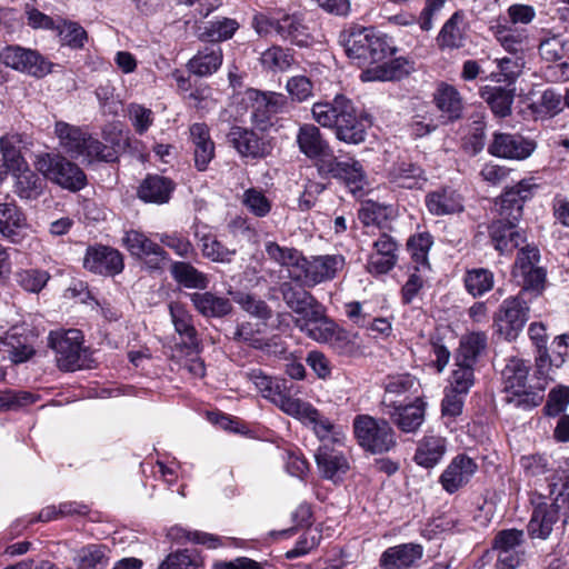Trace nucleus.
I'll use <instances>...</instances> for the list:
<instances>
[{
  "label": "nucleus",
  "mask_w": 569,
  "mask_h": 569,
  "mask_svg": "<svg viewBox=\"0 0 569 569\" xmlns=\"http://www.w3.org/2000/svg\"><path fill=\"white\" fill-rule=\"evenodd\" d=\"M248 379L256 386L263 398L269 399L283 412L300 420L310 427L315 435L321 440L330 437L333 432L331 421L311 403L292 398L287 395L278 381L264 375L260 369H252L247 372Z\"/></svg>",
  "instance_id": "nucleus-1"
},
{
  "label": "nucleus",
  "mask_w": 569,
  "mask_h": 569,
  "mask_svg": "<svg viewBox=\"0 0 569 569\" xmlns=\"http://www.w3.org/2000/svg\"><path fill=\"white\" fill-rule=\"evenodd\" d=\"M311 113L321 127L332 129L340 141L359 144L366 139L362 114L345 94H337L330 101L313 103Z\"/></svg>",
  "instance_id": "nucleus-2"
},
{
  "label": "nucleus",
  "mask_w": 569,
  "mask_h": 569,
  "mask_svg": "<svg viewBox=\"0 0 569 569\" xmlns=\"http://www.w3.org/2000/svg\"><path fill=\"white\" fill-rule=\"evenodd\" d=\"M339 42L348 58L359 67L377 66L392 52L387 37L377 33L372 28L351 26L340 32Z\"/></svg>",
  "instance_id": "nucleus-3"
},
{
  "label": "nucleus",
  "mask_w": 569,
  "mask_h": 569,
  "mask_svg": "<svg viewBox=\"0 0 569 569\" xmlns=\"http://www.w3.org/2000/svg\"><path fill=\"white\" fill-rule=\"evenodd\" d=\"M531 198V186L526 180L516 187L507 190L500 197V216L501 219L496 220L489 227V232L495 248L500 252L509 250V238L512 237L515 222L518 221L522 213L523 203Z\"/></svg>",
  "instance_id": "nucleus-4"
},
{
  "label": "nucleus",
  "mask_w": 569,
  "mask_h": 569,
  "mask_svg": "<svg viewBox=\"0 0 569 569\" xmlns=\"http://www.w3.org/2000/svg\"><path fill=\"white\" fill-rule=\"evenodd\" d=\"M54 132L61 148L71 157H84L89 161L94 159L111 162L117 159V151L113 147L103 144L97 139L88 136L80 128L64 121L56 122Z\"/></svg>",
  "instance_id": "nucleus-5"
},
{
  "label": "nucleus",
  "mask_w": 569,
  "mask_h": 569,
  "mask_svg": "<svg viewBox=\"0 0 569 569\" xmlns=\"http://www.w3.org/2000/svg\"><path fill=\"white\" fill-rule=\"evenodd\" d=\"M353 433L358 445L371 455L389 452L397 446V435L383 418L359 415L353 419Z\"/></svg>",
  "instance_id": "nucleus-6"
},
{
  "label": "nucleus",
  "mask_w": 569,
  "mask_h": 569,
  "mask_svg": "<svg viewBox=\"0 0 569 569\" xmlns=\"http://www.w3.org/2000/svg\"><path fill=\"white\" fill-rule=\"evenodd\" d=\"M529 367L521 359H510L502 370L503 391L507 405L522 411L533 408L532 386L528 385Z\"/></svg>",
  "instance_id": "nucleus-7"
},
{
  "label": "nucleus",
  "mask_w": 569,
  "mask_h": 569,
  "mask_svg": "<svg viewBox=\"0 0 569 569\" xmlns=\"http://www.w3.org/2000/svg\"><path fill=\"white\" fill-rule=\"evenodd\" d=\"M82 342V333L77 329L50 332L49 346L54 351L60 370L76 371L86 366L87 349L83 348Z\"/></svg>",
  "instance_id": "nucleus-8"
},
{
  "label": "nucleus",
  "mask_w": 569,
  "mask_h": 569,
  "mask_svg": "<svg viewBox=\"0 0 569 569\" xmlns=\"http://www.w3.org/2000/svg\"><path fill=\"white\" fill-rule=\"evenodd\" d=\"M36 168L44 178L71 191L81 190L87 183L84 172L76 163L60 156H39Z\"/></svg>",
  "instance_id": "nucleus-9"
},
{
  "label": "nucleus",
  "mask_w": 569,
  "mask_h": 569,
  "mask_svg": "<svg viewBox=\"0 0 569 569\" xmlns=\"http://www.w3.org/2000/svg\"><path fill=\"white\" fill-rule=\"evenodd\" d=\"M526 295L520 291L517 297L506 299L495 316L496 331L508 341L518 337L529 319L530 306Z\"/></svg>",
  "instance_id": "nucleus-10"
},
{
  "label": "nucleus",
  "mask_w": 569,
  "mask_h": 569,
  "mask_svg": "<svg viewBox=\"0 0 569 569\" xmlns=\"http://www.w3.org/2000/svg\"><path fill=\"white\" fill-rule=\"evenodd\" d=\"M345 263V257L341 254L312 256L309 259L303 256L299 271L292 273V280L301 281L306 287L312 288L335 279Z\"/></svg>",
  "instance_id": "nucleus-11"
},
{
  "label": "nucleus",
  "mask_w": 569,
  "mask_h": 569,
  "mask_svg": "<svg viewBox=\"0 0 569 569\" xmlns=\"http://www.w3.org/2000/svg\"><path fill=\"white\" fill-rule=\"evenodd\" d=\"M0 61L16 71L36 78H42L51 72L52 63L38 51L20 46H7L0 52Z\"/></svg>",
  "instance_id": "nucleus-12"
},
{
  "label": "nucleus",
  "mask_w": 569,
  "mask_h": 569,
  "mask_svg": "<svg viewBox=\"0 0 569 569\" xmlns=\"http://www.w3.org/2000/svg\"><path fill=\"white\" fill-rule=\"evenodd\" d=\"M251 100V121L259 130H267L272 126L276 114L286 110L288 99L278 92H262L252 90L249 92Z\"/></svg>",
  "instance_id": "nucleus-13"
},
{
  "label": "nucleus",
  "mask_w": 569,
  "mask_h": 569,
  "mask_svg": "<svg viewBox=\"0 0 569 569\" xmlns=\"http://www.w3.org/2000/svg\"><path fill=\"white\" fill-rule=\"evenodd\" d=\"M122 241L128 251L132 256L144 259L147 268L151 270L161 269L163 263L169 260L163 248L140 231H126Z\"/></svg>",
  "instance_id": "nucleus-14"
},
{
  "label": "nucleus",
  "mask_w": 569,
  "mask_h": 569,
  "mask_svg": "<svg viewBox=\"0 0 569 569\" xmlns=\"http://www.w3.org/2000/svg\"><path fill=\"white\" fill-rule=\"evenodd\" d=\"M427 403L421 397H416L409 403H399L383 409L389 418L400 431L405 433H415L425 422Z\"/></svg>",
  "instance_id": "nucleus-15"
},
{
  "label": "nucleus",
  "mask_w": 569,
  "mask_h": 569,
  "mask_svg": "<svg viewBox=\"0 0 569 569\" xmlns=\"http://www.w3.org/2000/svg\"><path fill=\"white\" fill-rule=\"evenodd\" d=\"M332 426H335L331 422ZM340 432L333 427V432L330 437L322 440V445L318 448L315 458L317 467L326 479H333L335 477L346 473L349 469V463L345 455L325 441L331 440L333 443L340 442ZM321 441V439L319 438Z\"/></svg>",
  "instance_id": "nucleus-16"
},
{
  "label": "nucleus",
  "mask_w": 569,
  "mask_h": 569,
  "mask_svg": "<svg viewBox=\"0 0 569 569\" xmlns=\"http://www.w3.org/2000/svg\"><path fill=\"white\" fill-rule=\"evenodd\" d=\"M83 267L93 273L114 276L123 270L124 263L119 250L107 246H93L86 251Z\"/></svg>",
  "instance_id": "nucleus-17"
},
{
  "label": "nucleus",
  "mask_w": 569,
  "mask_h": 569,
  "mask_svg": "<svg viewBox=\"0 0 569 569\" xmlns=\"http://www.w3.org/2000/svg\"><path fill=\"white\" fill-rule=\"evenodd\" d=\"M478 469L477 463L466 455L455 457L440 476L439 482L445 491L455 493L466 486Z\"/></svg>",
  "instance_id": "nucleus-18"
},
{
  "label": "nucleus",
  "mask_w": 569,
  "mask_h": 569,
  "mask_svg": "<svg viewBox=\"0 0 569 569\" xmlns=\"http://www.w3.org/2000/svg\"><path fill=\"white\" fill-rule=\"evenodd\" d=\"M321 330L313 331L312 339L328 343L338 355L352 356L357 353L359 346L357 335H352L338 327L332 320L325 322Z\"/></svg>",
  "instance_id": "nucleus-19"
},
{
  "label": "nucleus",
  "mask_w": 569,
  "mask_h": 569,
  "mask_svg": "<svg viewBox=\"0 0 569 569\" xmlns=\"http://www.w3.org/2000/svg\"><path fill=\"white\" fill-rule=\"evenodd\" d=\"M467 38L466 16L463 11L458 10L443 23L436 41L440 50H457L465 47Z\"/></svg>",
  "instance_id": "nucleus-20"
},
{
  "label": "nucleus",
  "mask_w": 569,
  "mask_h": 569,
  "mask_svg": "<svg viewBox=\"0 0 569 569\" xmlns=\"http://www.w3.org/2000/svg\"><path fill=\"white\" fill-rule=\"evenodd\" d=\"M423 548L419 543L408 542L387 548L380 556L381 569H408L422 558Z\"/></svg>",
  "instance_id": "nucleus-21"
},
{
  "label": "nucleus",
  "mask_w": 569,
  "mask_h": 569,
  "mask_svg": "<svg viewBox=\"0 0 569 569\" xmlns=\"http://www.w3.org/2000/svg\"><path fill=\"white\" fill-rule=\"evenodd\" d=\"M387 178L390 184L403 189H421L427 182L425 170L418 163L407 160L392 163Z\"/></svg>",
  "instance_id": "nucleus-22"
},
{
  "label": "nucleus",
  "mask_w": 569,
  "mask_h": 569,
  "mask_svg": "<svg viewBox=\"0 0 569 569\" xmlns=\"http://www.w3.org/2000/svg\"><path fill=\"white\" fill-rule=\"evenodd\" d=\"M418 387V380L410 373L388 375L383 380L385 392L381 400L382 408L386 409L403 403V400L407 399V395L412 391L416 392Z\"/></svg>",
  "instance_id": "nucleus-23"
},
{
  "label": "nucleus",
  "mask_w": 569,
  "mask_h": 569,
  "mask_svg": "<svg viewBox=\"0 0 569 569\" xmlns=\"http://www.w3.org/2000/svg\"><path fill=\"white\" fill-rule=\"evenodd\" d=\"M428 211L437 217L460 213L463 211L462 196L451 187H442L426 194Z\"/></svg>",
  "instance_id": "nucleus-24"
},
{
  "label": "nucleus",
  "mask_w": 569,
  "mask_h": 569,
  "mask_svg": "<svg viewBox=\"0 0 569 569\" xmlns=\"http://www.w3.org/2000/svg\"><path fill=\"white\" fill-rule=\"evenodd\" d=\"M373 249L368 261L369 272L376 274L389 272L398 260V243L392 237L382 233L373 242Z\"/></svg>",
  "instance_id": "nucleus-25"
},
{
  "label": "nucleus",
  "mask_w": 569,
  "mask_h": 569,
  "mask_svg": "<svg viewBox=\"0 0 569 569\" xmlns=\"http://www.w3.org/2000/svg\"><path fill=\"white\" fill-rule=\"evenodd\" d=\"M194 310L204 318H223L231 313L232 302L229 298L212 291L188 293Z\"/></svg>",
  "instance_id": "nucleus-26"
},
{
  "label": "nucleus",
  "mask_w": 569,
  "mask_h": 569,
  "mask_svg": "<svg viewBox=\"0 0 569 569\" xmlns=\"http://www.w3.org/2000/svg\"><path fill=\"white\" fill-rule=\"evenodd\" d=\"M228 142L247 158H262L268 153L266 142L248 128L233 126L227 134Z\"/></svg>",
  "instance_id": "nucleus-27"
},
{
  "label": "nucleus",
  "mask_w": 569,
  "mask_h": 569,
  "mask_svg": "<svg viewBox=\"0 0 569 569\" xmlns=\"http://www.w3.org/2000/svg\"><path fill=\"white\" fill-rule=\"evenodd\" d=\"M174 190L171 179L160 174H148L139 184L138 198L146 203H167Z\"/></svg>",
  "instance_id": "nucleus-28"
},
{
  "label": "nucleus",
  "mask_w": 569,
  "mask_h": 569,
  "mask_svg": "<svg viewBox=\"0 0 569 569\" xmlns=\"http://www.w3.org/2000/svg\"><path fill=\"white\" fill-rule=\"evenodd\" d=\"M532 146L522 137L510 133H495L489 152L496 157L525 159L531 154Z\"/></svg>",
  "instance_id": "nucleus-29"
},
{
  "label": "nucleus",
  "mask_w": 569,
  "mask_h": 569,
  "mask_svg": "<svg viewBox=\"0 0 569 569\" xmlns=\"http://www.w3.org/2000/svg\"><path fill=\"white\" fill-rule=\"evenodd\" d=\"M413 70L412 63L405 58H396L389 62L377 63L366 68L360 78L362 81H397L407 77Z\"/></svg>",
  "instance_id": "nucleus-30"
},
{
  "label": "nucleus",
  "mask_w": 569,
  "mask_h": 569,
  "mask_svg": "<svg viewBox=\"0 0 569 569\" xmlns=\"http://www.w3.org/2000/svg\"><path fill=\"white\" fill-rule=\"evenodd\" d=\"M433 103L440 111L443 122L461 118L463 103L459 91L447 83H440L432 94Z\"/></svg>",
  "instance_id": "nucleus-31"
},
{
  "label": "nucleus",
  "mask_w": 569,
  "mask_h": 569,
  "mask_svg": "<svg viewBox=\"0 0 569 569\" xmlns=\"http://www.w3.org/2000/svg\"><path fill=\"white\" fill-rule=\"evenodd\" d=\"M222 49L220 44L209 43L199 49L189 60L188 70L198 77L213 74L222 64Z\"/></svg>",
  "instance_id": "nucleus-32"
},
{
  "label": "nucleus",
  "mask_w": 569,
  "mask_h": 569,
  "mask_svg": "<svg viewBox=\"0 0 569 569\" xmlns=\"http://www.w3.org/2000/svg\"><path fill=\"white\" fill-rule=\"evenodd\" d=\"M300 308L293 311L298 316L295 325L312 339L313 331L321 330L320 328L325 322H330V319L326 316V308L313 296Z\"/></svg>",
  "instance_id": "nucleus-33"
},
{
  "label": "nucleus",
  "mask_w": 569,
  "mask_h": 569,
  "mask_svg": "<svg viewBox=\"0 0 569 569\" xmlns=\"http://www.w3.org/2000/svg\"><path fill=\"white\" fill-rule=\"evenodd\" d=\"M299 150L309 159L315 160L329 154V143L323 138L320 129L311 123L300 126L297 133Z\"/></svg>",
  "instance_id": "nucleus-34"
},
{
  "label": "nucleus",
  "mask_w": 569,
  "mask_h": 569,
  "mask_svg": "<svg viewBox=\"0 0 569 569\" xmlns=\"http://www.w3.org/2000/svg\"><path fill=\"white\" fill-rule=\"evenodd\" d=\"M239 27L236 19L216 17L197 27V37L201 41L219 44V42L231 39Z\"/></svg>",
  "instance_id": "nucleus-35"
},
{
  "label": "nucleus",
  "mask_w": 569,
  "mask_h": 569,
  "mask_svg": "<svg viewBox=\"0 0 569 569\" xmlns=\"http://www.w3.org/2000/svg\"><path fill=\"white\" fill-rule=\"evenodd\" d=\"M169 311L176 331L184 338L182 343L183 348L197 351L200 342L198 340L197 330L193 326L192 315L179 302H171L169 305Z\"/></svg>",
  "instance_id": "nucleus-36"
},
{
  "label": "nucleus",
  "mask_w": 569,
  "mask_h": 569,
  "mask_svg": "<svg viewBox=\"0 0 569 569\" xmlns=\"http://www.w3.org/2000/svg\"><path fill=\"white\" fill-rule=\"evenodd\" d=\"M190 138L194 146V163L198 170L207 169L214 156V143L206 123H193L190 127Z\"/></svg>",
  "instance_id": "nucleus-37"
},
{
  "label": "nucleus",
  "mask_w": 569,
  "mask_h": 569,
  "mask_svg": "<svg viewBox=\"0 0 569 569\" xmlns=\"http://www.w3.org/2000/svg\"><path fill=\"white\" fill-rule=\"evenodd\" d=\"M27 226L26 217L14 202H0V236L18 242L21 230Z\"/></svg>",
  "instance_id": "nucleus-38"
},
{
  "label": "nucleus",
  "mask_w": 569,
  "mask_h": 569,
  "mask_svg": "<svg viewBox=\"0 0 569 569\" xmlns=\"http://www.w3.org/2000/svg\"><path fill=\"white\" fill-rule=\"evenodd\" d=\"M508 83L501 86H483L480 89V97L489 104L492 112L501 118H505L511 112V104L515 97V88Z\"/></svg>",
  "instance_id": "nucleus-39"
},
{
  "label": "nucleus",
  "mask_w": 569,
  "mask_h": 569,
  "mask_svg": "<svg viewBox=\"0 0 569 569\" xmlns=\"http://www.w3.org/2000/svg\"><path fill=\"white\" fill-rule=\"evenodd\" d=\"M446 439L439 436H425L418 443L415 461L423 468H433L446 453Z\"/></svg>",
  "instance_id": "nucleus-40"
},
{
  "label": "nucleus",
  "mask_w": 569,
  "mask_h": 569,
  "mask_svg": "<svg viewBox=\"0 0 569 569\" xmlns=\"http://www.w3.org/2000/svg\"><path fill=\"white\" fill-rule=\"evenodd\" d=\"M512 279L521 287L522 292L531 293L533 289V249L526 243L516 256Z\"/></svg>",
  "instance_id": "nucleus-41"
},
{
  "label": "nucleus",
  "mask_w": 569,
  "mask_h": 569,
  "mask_svg": "<svg viewBox=\"0 0 569 569\" xmlns=\"http://www.w3.org/2000/svg\"><path fill=\"white\" fill-rule=\"evenodd\" d=\"M486 348L487 336L485 332H470L465 335L460 339L459 347L455 355V361L475 367Z\"/></svg>",
  "instance_id": "nucleus-42"
},
{
  "label": "nucleus",
  "mask_w": 569,
  "mask_h": 569,
  "mask_svg": "<svg viewBox=\"0 0 569 569\" xmlns=\"http://www.w3.org/2000/svg\"><path fill=\"white\" fill-rule=\"evenodd\" d=\"M264 251L268 258L280 267L289 270L290 277L299 271L303 261V254L296 248L280 246L276 241H266Z\"/></svg>",
  "instance_id": "nucleus-43"
},
{
  "label": "nucleus",
  "mask_w": 569,
  "mask_h": 569,
  "mask_svg": "<svg viewBox=\"0 0 569 569\" xmlns=\"http://www.w3.org/2000/svg\"><path fill=\"white\" fill-rule=\"evenodd\" d=\"M277 34L299 47H307L311 42L308 27L295 14H282L280 17Z\"/></svg>",
  "instance_id": "nucleus-44"
},
{
  "label": "nucleus",
  "mask_w": 569,
  "mask_h": 569,
  "mask_svg": "<svg viewBox=\"0 0 569 569\" xmlns=\"http://www.w3.org/2000/svg\"><path fill=\"white\" fill-rule=\"evenodd\" d=\"M170 273L176 282L188 289L204 290L209 286V278L189 262L176 261L171 263Z\"/></svg>",
  "instance_id": "nucleus-45"
},
{
  "label": "nucleus",
  "mask_w": 569,
  "mask_h": 569,
  "mask_svg": "<svg viewBox=\"0 0 569 569\" xmlns=\"http://www.w3.org/2000/svg\"><path fill=\"white\" fill-rule=\"evenodd\" d=\"M432 243V237L428 232L418 233L409 238L407 248L415 263L413 268L416 271L430 270L428 253Z\"/></svg>",
  "instance_id": "nucleus-46"
},
{
  "label": "nucleus",
  "mask_w": 569,
  "mask_h": 569,
  "mask_svg": "<svg viewBox=\"0 0 569 569\" xmlns=\"http://www.w3.org/2000/svg\"><path fill=\"white\" fill-rule=\"evenodd\" d=\"M44 179L29 168L16 174V192L22 199H37L43 191Z\"/></svg>",
  "instance_id": "nucleus-47"
},
{
  "label": "nucleus",
  "mask_w": 569,
  "mask_h": 569,
  "mask_svg": "<svg viewBox=\"0 0 569 569\" xmlns=\"http://www.w3.org/2000/svg\"><path fill=\"white\" fill-rule=\"evenodd\" d=\"M78 569H104L108 566V548L103 545H88L76 555Z\"/></svg>",
  "instance_id": "nucleus-48"
},
{
  "label": "nucleus",
  "mask_w": 569,
  "mask_h": 569,
  "mask_svg": "<svg viewBox=\"0 0 569 569\" xmlns=\"http://www.w3.org/2000/svg\"><path fill=\"white\" fill-rule=\"evenodd\" d=\"M465 287L472 297H481L493 288L495 276L486 268L467 270L465 274Z\"/></svg>",
  "instance_id": "nucleus-49"
},
{
  "label": "nucleus",
  "mask_w": 569,
  "mask_h": 569,
  "mask_svg": "<svg viewBox=\"0 0 569 569\" xmlns=\"http://www.w3.org/2000/svg\"><path fill=\"white\" fill-rule=\"evenodd\" d=\"M14 279L23 290L38 293L46 287L50 274L42 269H20L14 273Z\"/></svg>",
  "instance_id": "nucleus-50"
},
{
  "label": "nucleus",
  "mask_w": 569,
  "mask_h": 569,
  "mask_svg": "<svg viewBox=\"0 0 569 569\" xmlns=\"http://www.w3.org/2000/svg\"><path fill=\"white\" fill-rule=\"evenodd\" d=\"M241 202L251 214L258 218L268 216L272 208L271 200L258 188L247 189L242 194Z\"/></svg>",
  "instance_id": "nucleus-51"
},
{
  "label": "nucleus",
  "mask_w": 569,
  "mask_h": 569,
  "mask_svg": "<svg viewBox=\"0 0 569 569\" xmlns=\"http://www.w3.org/2000/svg\"><path fill=\"white\" fill-rule=\"evenodd\" d=\"M60 42L62 46H68L72 49H81L87 41L86 30L77 22L62 21L56 27Z\"/></svg>",
  "instance_id": "nucleus-52"
},
{
  "label": "nucleus",
  "mask_w": 569,
  "mask_h": 569,
  "mask_svg": "<svg viewBox=\"0 0 569 569\" xmlns=\"http://www.w3.org/2000/svg\"><path fill=\"white\" fill-rule=\"evenodd\" d=\"M278 290L286 306L292 311L301 309L300 307L305 306L307 300H311L312 297L308 290L290 281L281 282Z\"/></svg>",
  "instance_id": "nucleus-53"
},
{
  "label": "nucleus",
  "mask_w": 569,
  "mask_h": 569,
  "mask_svg": "<svg viewBox=\"0 0 569 569\" xmlns=\"http://www.w3.org/2000/svg\"><path fill=\"white\" fill-rule=\"evenodd\" d=\"M260 61L267 69L272 71H283L292 64L293 57L289 49L273 46L262 52Z\"/></svg>",
  "instance_id": "nucleus-54"
},
{
  "label": "nucleus",
  "mask_w": 569,
  "mask_h": 569,
  "mask_svg": "<svg viewBox=\"0 0 569 569\" xmlns=\"http://www.w3.org/2000/svg\"><path fill=\"white\" fill-rule=\"evenodd\" d=\"M202 254L213 262L230 263L237 253L236 249L227 248L221 241L206 236L202 238Z\"/></svg>",
  "instance_id": "nucleus-55"
},
{
  "label": "nucleus",
  "mask_w": 569,
  "mask_h": 569,
  "mask_svg": "<svg viewBox=\"0 0 569 569\" xmlns=\"http://www.w3.org/2000/svg\"><path fill=\"white\" fill-rule=\"evenodd\" d=\"M473 383L475 367L455 361V369L447 388L468 395Z\"/></svg>",
  "instance_id": "nucleus-56"
},
{
  "label": "nucleus",
  "mask_w": 569,
  "mask_h": 569,
  "mask_svg": "<svg viewBox=\"0 0 569 569\" xmlns=\"http://www.w3.org/2000/svg\"><path fill=\"white\" fill-rule=\"evenodd\" d=\"M343 171L337 179L343 180L346 186L356 193L363 189L366 183V174L362 164L357 160H349L345 162Z\"/></svg>",
  "instance_id": "nucleus-57"
},
{
  "label": "nucleus",
  "mask_w": 569,
  "mask_h": 569,
  "mask_svg": "<svg viewBox=\"0 0 569 569\" xmlns=\"http://www.w3.org/2000/svg\"><path fill=\"white\" fill-rule=\"evenodd\" d=\"M569 405V387L558 386L550 390L543 413L548 417H556L563 412Z\"/></svg>",
  "instance_id": "nucleus-58"
},
{
  "label": "nucleus",
  "mask_w": 569,
  "mask_h": 569,
  "mask_svg": "<svg viewBox=\"0 0 569 569\" xmlns=\"http://www.w3.org/2000/svg\"><path fill=\"white\" fill-rule=\"evenodd\" d=\"M233 340L238 342H244L254 349L270 350V341L264 340L254 330L250 322L240 323L233 332Z\"/></svg>",
  "instance_id": "nucleus-59"
},
{
  "label": "nucleus",
  "mask_w": 569,
  "mask_h": 569,
  "mask_svg": "<svg viewBox=\"0 0 569 569\" xmlns=\"http://www.w3.org/2000/svg\"><path fill=\"white\" fill-rule=\"evenodd\" d=\"M466 393L445 388V396L441 401V415L443 418L455 419L462 413Z\"/></svg>",
  "instance_id": "nucleus-60"
},
{
  "label": "nucleus",
  "mask_w": 569,
  "mask_h": 569,
  "mask_svg": "<svg viewBox=\"0 0 569 569\" xmlns=\"http://www.w3.org/2000/svg\"><path fill=\"white\" fill-rule=\"evenodd\" d=\"M497 40L509 52H518L522 50V43L528 39V36L516 33L506 26L498 24L492 28Z\"/></svg>",
  "instance_id": "nucleus-61"
},
{
  "label": "nucleus",
  "mask_w": 569,
  "mask_h": 569,
  "mask_svg": "<svg viewBox=\"0 0 569 569\" xmlns=\"http://www.w3.org/2000/svg\"><path fill=\"white\" fill-rule=\"evenodd\" d=\"M237 302L240 305V307L251 315L252 317H256L261 320H268L272 316L271 308L266 303V301L261 300L260 298H257L253 295H242Z\"/></svg>",
  "instance_id": "nucleus-62"
},
{
  "label": "nucleus",
  "mask_w": 569,
  "mask_h": 569,
  "mask_svg": "<svg viewBox=\"0 0 569 569\" xmlns=\"http://www.w3.org/2000/svg\"><path fill=\"white\" fill-rule=\"evenodd\" d=\"M129 119L137 133L143 134L153 123V112L137 103H132L128 109Z\"/></svg>",
  "instance_id": "nucleus-63"
},
{
  "label": "nucleus",
  "mask_w": 569,
  "mask_h": 569,
  "mask_svg": "<svg viewBox=\"0 0 569 569\" xmlns=\"http://www.w3.org/2000/svg\"><path fill=\"white\" fill-rule=\"evenodd\" d=\"M198 560L188 550L170 553L159 566V569H196Z\"/></svg>",
  "instance_id": "nucleus-64"
}]
</instances>
